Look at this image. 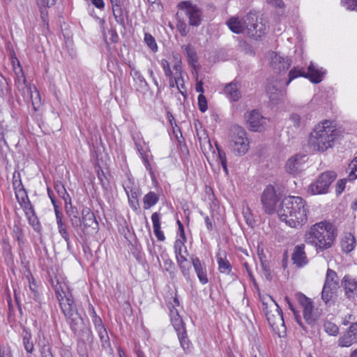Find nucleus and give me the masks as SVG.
<instances>
[{
    "instance_id": "nucleus-13",
    "label": "nucleus",
    "mask_w": 357,
    "mask_h": 357,
    "mask_svg": "<svg viewBox=\"0 0 357 357\" xmlns=\"http://www.w3.org/2000/svg\"><path fill=\"white\" fill-rule=\"evenodd\" d=\"M266 25L261 20L259 21L255 14L250 13L247 15L246 32L250 38H260L264 35Z\"/></svg>"
},
{
    "instance_id": "nucleus-27",
    "label": "nucleus",
    "mask_w": 357,
    "mask_h": 357,
    "mask_svg": "<svg viewBox=\"0 0 357 357\" xmlns=\"http://www.w3.org/2000/svg\"><path fill=\"white\" fill-rule=\"evenodd\" d=\"M153 233L159 241H164L165 236L160 227V214L155 212L151 215Z\"/></svg>"
},
{
    "instance_id": "nucleus-2",
    "label": "nucleus",
    "mask_w": 357,
    "mask_h": 357,
    "mask_svg": "<svg viewBox=\"0 0 357 357\" xmlns=\"http://www.w3.org/2000/svg\"><path fill=\"white\" fill-rule=\"evenodd\" d=\"M335 239L333 226L326 222L321 221L312 225L305 231V242L314 246L317 250H326L331 248Z\"/></svg>"
},
{
    "instance_id": "nucleus-52",
    "label": "nucleus",
    "mask_w": 357,
    "mask_h": 357,
    "mask_svg": "<svg viewBox=\"0 0 357 357\" xmlns=\"http://www.w3.org/2000/svg\"><path fill=\"white\" fill-rule=\"evenodd\" d=\"M0 357H13L10 349L0 344Z\"/></svg>"
},
{
    "instance_id": "nucleus-16",
    "label": "nucleus",
    "mask_w": 357,
    "mask_h": 357,
    "mask_svg": "<svg viewBox=\"0 0 357 357\" xmlns=\"http://www.w3.org/2000/svg\"><path fill=\"white\" fill-rule=\"evenodd\" d=\"M268 59L271 67L276 73L286 71L291 65L288 58L282 57L276 52H270L268 54Z\"/></svg>"
},
{
    "instance_id": "nucleus-31",
    "label": "nucleus",
    "mask_w": 357,
    "mask_h": 357,
    "mask_svg": "<svg viewBox=\"0 0 357 357\" xmlns=\"http://www.w3.org/2000/svg\"><path fill=\"white\" fill-rule=\"evenodd\" d=\"M185 54L186 55L189 63L195 66L197 62V52L191 45H185L182 46Z\"/></svg>"
},
{
    "instance_id": "nucleus-64",
    "label": "nucleus",
    "mask_w": 357,
    "mask_h": 357,
    "mask_svg": "<svg viewBox=\"0 0 357 357\" xmlns=\"http://www.w3.org/2000/svg\"><path fill=\"white\" fill-rule=\"evenodd\" d=\"M349 333L350 335H357V321L350 326Z\"/></svg>"
},
{
    "instance_id": "nucleus-28",
    "label": "nucleus",
    "mask_w": 357,
    "mask_h": 357,
    "mask_svg": "<svg viewBox=\"0 0 357 357\" xmlns=\"http://www.w3.org/2000/svg\"><path fill=\"white\" fill-rule=\"evenodd\" d=\"M216 257L219 271L221 273L229 275L231 271V265L227 260L226 254L225 252H219Z\"/></svg>"
},
{
    "instance_id": "nucleus-43",
    "label": "nucleus",
    "mask_w": 357,
    "mask_h": 357,
    "mask_svg": "<svg viewBox=\"0 0 357 357\" xmlns=\"http://www.w3.org/2000/svg\"><path fill=\"white\" fill-rule=\"evenodd\" d=\"M185 241H181V239H176L174 243V252L175 255H180L183 253H187V250L185 246Z\"/></svg>"
},
{
    "instance_id": "nucleus-46",
    "label": "nucleus",
    "mask_w": 357,
    "mask_h": 357,
    "mask_svg": "<svg viewBox=\"0 0 357 357\" xmlns=\"http://www.w3.org/2000/svg\"><path fill=\"white\" fill-rule=\"evenodd\" d=\"M341 5L347 10L357 11V0H341Z\"/></svg>"
},
{
    "instance_id": "nucleus-35",
    "label": "nucleus",
    "mask_w": 357,
    "mask_h": 357,
    "mask_svg": "<svg viewBox=\"0 0 357 357\" xmlns=\"http://www.w3.org/2000/svg\"><path fill=\"white\" fill-rule=\"evenodd\" d=\"M67 215L70 218L72 225L77 228L82 225L81 218L79 217V213L77 208H71L66 210Z\"/></svg>"
},
{
    "instance_id": "nucleus-7",
    "label": "nucleus",
    "mask_w": 357,
    "mask_h": 357,
    "mask_svg": "<svg viewBox=\"0 0 357 357\" xmlns=\"http://www.w3.org/2000/svg\"><path fill=\"white\" fill-rule=\"evenodd\" d=\"M325 73L323 68H319L312 63L308 66L307 73H305L302 68H294L289 71V79L286 82L285 86H287L293 79L298 77L308 78L312 83L318 84L322 81Z\"/></svg>"
},
{
    "instance_id": "nucleus-48",
    "label": "nucleus",
    "mask_w": 357,
    "mask_h": 357,
    "mask_svg": "<svg viewBox=\"0 0 357 357\" xmlns=\"http://www.w3.org/2000/svg\"><path fill=\"white\" fill-rule=\"evenodd\" d=\"M33 91H32L31 89L30 88L29 91H30V99L32 102V105L35 106L38 103H40V94L38 91L36 87H33Z\"/></svg>"
},
{
    "instance_id": "nucleus-9",
    "label": "nucleus",
    "mask_w": 357,
    "mask_h": 357,
    "mask_svg": "<svg viewBox=\"0 0 357 357\" xmlns=\"http://www.w3.org/2000/svg\"><path fill=\"white\" fill-rule=\"evenodd\" d=\"M336 177L333 172H327L321 174L319 178L308 187V193L312 195L325 194Z\"/></svg>"
},
{
    "instance_id": "nucleus-40",
    "label": "nucleus",
    "mask_w": 357,
    "mask_h": 357,
    "mask_svg": "<svg viewBox=\"0 0 357 357\" xmlns=\"http://www.w3.org/2000/svg\"><path fill=\"white\" fill-rule=\"evenodd\" d=\"M34 337H36L34 336ZM36 340V338L33 340V336H24L23 344L27 353L31 354L33 352Z\"/></svg>"
},
{
    "instance_id": "nucleus-33",
    "label": "nucleus",
    "mask_w": 357,
    "mask_h": 357,
    "mask_svg": "<svg viewBox=\"0 0 357 357\" xmlns=\"http://www.w3.org/2000/svg\"><path fill=\"white\" fill-rule=\"evenodd\" d=\"M123 186L129 199L130 198H137L136 188L132 178H128V180L123 183Z\"/></svg>"
},
{
    "instance_id": "nucleus-54",
    "label": "nucleus",
    "mask_w": 357,
    "mask_h": 357,
    "mask_svg": "<svg viewBox=\"0 0 357 357\" xmlns=\"http://www.w3.org/2000/svg\"><path fill=\"white\" fill-rule=\"evenodd\" d=\"M113 14L118 22L123 21L121 6L112 8Z\"/></svg>"
},
{
    "instance_id": "nucleus-49",
    "label": "nucleus",
    "mask_w": 357,
    "mask_h": 357,
    "mask_svg": "<svg viewBox=\"0 0 357 357\" xmlns=\"http://www.w3.org/2000/svg\"><path fill=\"white\" fill-rule=\"evenodd\" d=\"M198 106L202 112H204L208 109L207 100L204 94L198 96Z\"/></svg>"
},
{
    "instance_id": "nucleus-25",
    "label": "nucleus",
    "mask_w": 357,
    "mask_h": 357,
    "mask_svg": "<svg viewBox=\"0 0 357 357\" xmlns=\"http://www.w3.org/2000/svg\"><path fill=\"white\" fill-rule=\"evenodd\" d=\"M224 93L229 100L238 101L241 97L240 84L237 82L227 84L224 89Z\"/></svg>"
},
{
    "instance_id": "nucleus-11",
    "label": "nucleus",
    "mask_w": 357,
    "mask_h": 357,
    "mask_svg": "<svg viewBox=\"0 0 357 357\" xmlns=\"http://www.w3.org/2000/svg\"><path fill=\"white\" fill-rule=\"evenodd\" d=\"M279 200L280 198L276 194L275 188L273 185L266 186L261 197V202L265 213H273Z\"/></svg>"
},
{
    "instance_id": "nucleus-55",
    "label": "nucleus",
    "mask_w": 357,
    "mask_h": 357,
    "mask_svg": "<svg viewBox=\"0 0 357 357\" xmlns=\"http://www.w3.org/2000/svg\"><path fill=\"white\" fill-rule=\"evenodd\" d=\"M267 2L275 8H283L285 6L282 0H267Z\"/></svg>"
},
{
    "instance_id": "nucleus-3",
    "label": "nucleus",
    "mask_w": 357,
    "mask_h": 357,
    "mask_svg": "<svg viewBox=\"0 0 357 357\" xmlns=\"http://www.w3.org/2000/svg\"><path fill=\"white\" fill-rule=\"evenodd\" d=\"M336 130L332 122L325 120L317 124L311 132L309 139V147L313 151L324 152L333 146L336 138Z\"/></svg>"
},
{
    "instance_id": "nucleus-60",
    "label": "nucleus",
    "mask_w": 357,
    "mask_h": 357,
    "mask_svg": "<svg viewBox=\"0 0 357 357\" xmlns=\"http://www.w3.org/2000/svg\"><path fill=\"white\" fill-rule=\"evenodd\" d=\"M184 254L185 253L176 255V261H177L178 265V264H182L183 263L184 264L188 263L187 258H186V257L185 256Z\"/></svg>"
},
{
    "instance_id": "nucleus-53",
    "label": "nucleus",
    "mask_w": 357,
    "mask_h": 357,
    "mask_svg": "<svg viewBox=\"0 0 357 357\" xmlns=\"http://www.w3.org/2000/svg\"><path fill=\"white\" fill-rule=\"evenodd\" d=\"M177 29H178L179 33L183 36H185L189 31L187 24L183 22H178V23L177 24Z\"/></svg>"
},
{
    "instance_id": "nucleus-45",
    "label": "nucleus",
    "mask_w": 357,
    "mask_h": 357,
    "mask_svg": "<svg viewBox=\"0 0 357 357\" xmlns=\"http://www.w3.org/2000/svg\"><path fill=\"white\" fill-rule=\"evenodd\" d=\"M324 330L328 335H336L338 332V327L332 322L326 321L324 324Z\"/></svg>"
},
{
    "instance_id": "nucleus-1",
    "label": "nucleus",
    "mask_w": 357,
    "mask_h": 357,
    "mask_svg": "<svg viewBox=\"0 0 357 357\" xmlns=\"http://www.w3.org/2000/svg\"><path fill=\"white\" fill-rule=\"evenodd\" d=\"M277 213L281 222L291 228L299 229L307 223L310 208L302 197L289 196L282 200Z\"/></svg>"
},
{
    "instance_id": "nucleus-36",
    "label": "nucleus",
    "mask_w": 357,
    "mask_h": 357,
    "mask_svg": "<svg viewBox=\"0 0 357 357\" xmlns=\"http://www.w3.org/2000/svg\"><path fill=\"white\" fill-rule=\"evenodd\" d=\"M26 278L29 282V289H30L31 292L32 293L33 298L36 301L39 300L40 294L38 291V287L35 281V279L33 278L32 275L31 274V273H29V272L28 273V274L26 275Z\"/></svg>"
},
{
    "instance_id": "nucleus-47",
    "label": "nucleus",
    "mask_w": 357,
    "mask_h": 357,
    "mask_svg": "<svg viewBox=\"0 0 357 357\" xmlns=\"http://www.w3.org/2000/svg\"><path fill=\"white\" fill-rule=\"evenodd\" d=\"M243 215L245 220L246 223L249 226H252L255 222V220L253 219L251 211L248 207L243 208Z\"/></svg>"
},
{
    "instance_id": "nucleus-6",
    "label": "nucleus",
    "mask_w": 357,
    "mask_h": 357,
    "mask_svg": "<svg viewBox=\"0 0 357 357\" xmlns=\"http://www.w3.org/2000/svg\"><path fill=\"white\" fill-rule=\"evenodd\" d=\"M61 309L68 319L70 328L74 333L82 331L83 320L78 314L73 296L66 297L59 300Z\"/></svg>"
},
{
    "instance_id": "nucleus-20",
    "label": "nucleus",
    "mask_w": 357,
    "mask_h": 357,
    "mask_svg": "<svg viewBox=\"0 0 357 357\" xmlns=\"http://www.w3.org/2000/svg\"><path fill=\"white\" fill-rule=\"evenodd\" d=\"M52 283L58 301L72 296L64 278H55L52 280Z\"/></svg>"
},
{
    "instance_id": "nucleus-8",
    "label": "nucleus",
    "mask_w": 357,
    "mask_h": 357,
    "mask_svg": "<svg viewBox=\"0 0 357 357\" xmlns=\"http://www.w3.org/2000/svg\"><path fill=\"white\" fill-rule=\"evenodd\" d=\"M177 7L181 13H183L188 20L190 26H198L202 22V13L200 8L190 1H183Z\"/></svg>"
},
{
    "instance_id": "nucleus-59",
    "label": "nucleus",
    "mask_w": 357,
    "mask_h": 357,
    "mask_svg": "<svg viewBox=\"0 0 357 357\" xmlns=\"http://www.w3.org/2000/svg\"><path fill=\"white\" fill-rule=\"evenodd\" d=\"M91 3L100 10H103L105 8V3L103 0H91Z\"/></svg>"
},
{
    "instance_id": "nucleus-37",
    "label": "nucleus",
    "mask_w": 357,
    "mask_h": 357,
    "mask_svg": "<svg viewBox=\"0 0 357 357\" xmlns=\"http://www.w3.org/2000/svg\"><path fill=\"white\" fill-rule=\"evenodd\" d=\"M54 190L57 192L58 195L62 198L66 203H67L68 200L70 201V196L61 182L56 181L54 183Z\"/></svg>"
},
{
    "instance_id": "nucleus-17",
    "label": "nucleus",
    "mask_w": 357,
    "mask_h": 357,
    "mask_svg": "<svg viewBox=\"0 0 357 357\" xmlns=\"http://www.w3.org/2000/svg\"><path fill=\"white\" fill-rule=\"evenodd\" d=\"M282 84L279 78L268 81L266 91L271 100H278L285 95V91L282 89Z\"/></svg>"
},
{
    "instance_id": "nucleus-38",
    "label": "nucleus",
    "mask_w": 357,
    "mask_h": 357,
    "mask_svg": "<svg viewBox=\"0 0 357 357\" xmlns=\"http://www.w3.org/2000/svg\"><path fill=\"white\" fill-rule=\"evenodd\" d=\"M216 149L218 153V158L221 163L222 167L227 175L229 174V170L227 168V155L226 153L218 145L215 144Z\"/></svg>"
},
{
    "instance_id": "nucleus-24",
    "label": "nucleus",
    "mask_w": 357,
    "mask_h": 357,
    "mask_svg": "<svg viewBox=\"0 0 357 357\" xmlns=\"http://www.w3.org/2000/svg\"><path fill=\"white\" fill-rule=\"evenodd\" d=\"M305 245L301 244L294 248L292 254V260L298 267H301L307 263V259L305 252Z\"/></svg>"
},
{
    "instance_id": "nucleus-19",
    "label": "nucleus",
    "mask_w": 357,
    "mask_h": 357,
    "mask_svg": "<svg viewBox=\"0 0 357 357\" xmlns=\"http://www.w3.org/2000/svg\"><path fill=\"white\" fill-rule=\"evenodd\" d=\"M180 303L176 296L174 298L172 303V309H170L171 321L176 330V335H183L185 331L183 326V322L181 317L179 316L176 307L179 306Z\"/></svg>"
},
{
    "instance_id": "nucleus-12",
    "label": "nucleus",
    "mask_w": 357,
    "mask_h": 357,
    "mask_svg": "<svg viewBox=\"0 0 357 357\" xmlns=\"http://www.w3.org/2000/svg\"><path fill=\"white\" fill-rule=\"evenodd\" d=\"M337 285L338 278L337 273L334 271L328 268L321 292V298L326 303L332 299Z\"/></svg>"
},
{
    "instance_id": "nucleus-63",
    "label": "nucleus",
    "mask_w": 357,
    "mask_h": 357,
    "mask_svg": "<svg viewBox=\"0 0 357 357\" xmlns=\"http://www.w3.org/2000/svg\"><path fill=\"white\" fill-rule=\"evenodd\" d=\"M196 91L199 93V94H204V88H203V82L202 80L197 81L195 86Z\"/></svg>"
},
{
    "instance_id": "nucleus-34",
    "label": "nucleus",
    "mask_w": 357,
    "mask_h": 357,
    "mask_svg": "<svg viewBox=\"0 0 357 357\" xmlns=\"http://www.w3.org/2000/svg\"><path fill=\"white\" fill-rule=\"evenodd\" d=\"M159 200L158 195L154 192H149L143 198L144 208L149 209L155 205Z\"/></svg>"
},
{
    "instance_id": "nucleus-15",
    "label": "nucleus",
    "mask_w": 357,
    "mask_h": 357,
    "mask_svg": "<svg viewBox=\"0 0 357 357\" xmlns=\"http://www.w3.org/2000/svg\"><path fill=\"white\" fill-rule=\"evenodd\" d=\"M342 287L344 291L345 296L349 299L357 297V278L351 275H346L341 281Z\"/></svg>"
},
{
    "instance_id": "nucleus-22",
    "label": "nucleus",
    "mask_w": 357,
    "mask_h": 357,
    "mask_svg": "<svg viewBox=\"0 0 357 357\" xmlns=\"http://www.w3.org/2000/svg\"><path fill=\"white\" fill-rule=\"evenodd\" d=\"M229 29L235 33H241L246 31L247 17L242 20L238 17H231L227 22Z\"/></svg>"
},
{
    "instance_id": "nucleus-39",
    "label": "nucleus",
    "mask_w": 357,
    "mask_h": 357,
    "mask_svg": "<svg viewBox=\"0 0 357 357\" xmlns=\"http://www.w3.org/2000/svg\"><path fill=\"white\" fill-rule=\"evenodd\" d=\"M144 41L152 52H156L158 51V45L154 37L151 34L145 33Z\"/></svg>"
},
{
    "instance_id": "nucleus-51",
    "label": "nucleus",
    "mask_w": 357,
    "mask_h": 357,
    "mask_svg": "<svg viewBox=\"0 0 357 357\" xmlns=\"http://www.w3.org/2000/svg\"><path fill=\"white\" fill-rule=\"evenodd\" d=\"M94 324L97 330V332L99 335L107 334V331L104 326L102 325V321L99 318H95Z\"/></svg>"
},
{
    "instance_id": "nucleus-5",
    "label": "nucleus",
    "mask_w": 357,
    "mask_h": 357,
    "mask_svg": "<svg viewBox=\"0 0 357 357\" xmlns=\"http://www.w3.org/2000/svg\"><path fill=\"white\" fill-rule=\"evenodd\" d=\"M228 146L236 156H243L248 153L250 149V140L244 128L238 126L231 128Z\"/></svg>"
},
{
    "instance_id": "nucleus-42",
    "label": "nucleus",
    "mask_w": 357,
    "mask_h": 357,
    "mask_svg": "<svg viewBox=\"0 0 357 357\" xmlns=\"http://www.w3.org/2000/svg\"><path fill=\"white\" fill-rule=\"evenodd\" d=\"M338 342L340 346L348 347L356 342V336H340Z\"/></svg>"
},
{
    "instance_id": "nucleus-56",
    "label": "nucleus",
    "mask_w": 357,
    "mask_h": 357,
    "mask_svg": "<svg viewBox=\"0 0 357 357\" xmlns=\"http://www.w3.org/2000/svg\"><path fill=\"white\" fill-rule=\"evenodd\" d=\"M347 181V179L344 178V179H341L337 182V185H336L337 194L342 193V191L344 190Z\"/></svg>"
},
{
    "instance_id": "nucleus-32",
    "label": "nucleus",
    "mask_w": 357,
    "mask_h": 357,
    "mask_svg": "<svg viewBox=\"0 0 357 357\" xmlns=\"http://www.w3.org/2000/svg\"><path fill=\"white\" fill-rule=\"evenodd\" d=\"M0 97L3 98H11V88L8 81L0 75Z\"/></svg>"
},
{
    "instance_id": "nucleus-4",
    "label": "nucleus",
    "mask_w": 357,
    "mask_h": 357,
    "mask_svg": "<svg viewBox=\"0 0 357 357\" xmlns=\"http://www.w3.org/2000/svg\"><path fill=\"white\" fill-rule=\"evenodd\" d=\"M13 187L17 201L22 208L29 224L32 227L34 231H40L41 229L40 221L21 181H14Z\"/></svg>"
},
{
    "instance_id": "nucleus-62",
    "label": "nucleus",
    "mask_w": 357,
    "mask_h": 357,
    "mask_svg": "<svg viewBox=\"0 0 357 357\" xmlns=\"http://www.w3.org/2000/svg\"><path fill=\"white\" fill-rule=\"evenodd\" d=\"M142 159H143L144 165L145 166L146 170H148L150 172L151 174H153V172H152V169H151V164L149 162V160L147 159V158L144 156V155H142Z\"/></svg>"
},
{
    "instance_id": "nucleus-10",
    "label": "nucleus",
    "mask_w": 357,
    "mask_h": 357,
    "mask_svg": "<svg viewBox=\"0 0 357 357\" xmlns=\"http://www.w3.org/2000/svg\"><path fill=\"white\" fill-rule=\"evenodd\" d=\"M296 296L303 308V317L310 324H314L319 317L320 312L314 308L313 302L302 293H297Z\"/></svg>"
},
{
    "instance_id": "nucleus-26",
    "label": "nucleus",
    "mask_w": 357,
    "mask_h": 357,
    "mask_svg": "<svg viewBox=\"0 0 357 357\" xmlns=\"http://www.w3.org/2000/svg\"><path fill=\"white\" fill-rule=\"evenodd\" d=\"M36 3L40 9V17L43 22L47 24L48 13L47 8H51L55 3L56 0H36Z\"/></svg>"
},
{
    "instance_id": "nucleus-50",
    "label": "nucleus",
    "mask_w": 357,
    "mask_h": 357,
    "mask_svg": "<svg viewBox=\"0 0 357 357\" xmlns=\"http://www.w3.org/2000/svg\"><path fill=\"white\" fill-rule=\"evenodd\" d=\"M178 266L182 272L183 275L185 277L186 280L190 279V265L188 263L178 264Z\"/></svg>"
},
{
    "instance_id": "nucleus-61",
    "label": "nucleus",
    "mask_w": 357,
    "mask_h": 357,
    "mask_svg": "<svg viewBox=\"0 0 357 357\" xmlns=\"http://www.w3.org/2000/svg\"><path fill=\"white\" fill-rule=\"evenodd\" d=\"M59 232L62 238L66 241H68L69 240V234L65 227L61 228L59 229Z\"/></svg>"
},
{
    "instance_id": "nucleus-21",
    "label": "nucleus",
    "mask_w": 357,
    "mask_h": 357,
    "mask_svg": "<svg viewBox=\"0 0 357 357\" xmlns=\"http://www.w3.org/2000/svg\"><path fill=\"white\" fill-rule=\"evenodd\" d=\"M173 70L174 71V79L176 80V86L183 84V70L182 68L181 59L178 54L172 53Z\"/></svg>"
},
{
    "instance_id": "nucleus-30",
    "label": "nucleus",
    "mask_w": 357,
    "mask_h": 357,
    "mask_svg": "<svg viewBox=\"0 0 357 357\" xmlns=\"http://www.w3.org/2000/svg\"><path fill=\"white\" fill-rule=\"evenodd\" d=\"M356 246L355 237L350 233L347 234L341 243V247L344 252L348 253L352 251Z\"/></svg>"
},
{
    "instance_id": "nucleus-41",
    "label": "nucleus",
    "mask_w": 357,
    "mask_h": 357,
    "mask_svg": "<svg viewBox=\"0 0 357 357\" xmlns=\"http://www.w3.org/2000/svg\"><path fill=\"white\" fill-rule=\"evenodd\" d=\"M349 173L348 176V180L352 181L357 178V158H355L354 160L349 164Z\"/></svg>"
},
{
    "instance_id": "nucleus-29",
    "label": "nucleus",
    "mask_w": 357,
    "mask_h": 357,
    "mask_svg": "<svg viewBox=\"0 0 357 357\" xmlns=\"http://www.w3.org/2000/svg\"><path fill=\"white\" fill-rule=\"evenodd\" d=\"M82 214L81 221L85 228L93 227V225H98L93 213L89 208H84L82 211Z\"/></svg>"
},
{
    "instance_id": "nucleus-57",
    "label": "nucleus",
    "mask_w": 357,
    "mask_h": 357,
    "mask_svg": "<svg viewBox=\"0 0 357 357\" xmlns=\"http://www.w3.org/2000/svg\"><path fill=\"white\" fill-rule=\"evenodd\" d=\"M178 340L180 341V343H181L182 347L184 349H190V344H189L188 336H178Z\"/></svg>"
},
{
    "instance_id": "nucleus-14",
    "label": "nucleus",
    "mask_w": 357,
    "mask_h": 357,
    "mask_svg": "<svg viewBox=\"0 0 357 357\" xmlns=\"http://www.w3.org/2000/svg\"><path fill=\"white\" fill-rule=\"evenodd\" d=\"M306 155L296 154L289 158L285 165L287 172L291 174H297L303 169Z\"/></svg>"
},
{
    "instance_id": "nucleus-58",
    "label": "nucleus",
    "mask_w": 357,
    "mask_h": 357,
    "mask_svg": "<svg viewBox=\"0 0 357 357\" xmlns=\"http://www.w3.org/2000/svg\"><path fill=\"white\" fill-rule=\"evenodd\" d=\"M290 121L293 123L294 126L298 127L300 126L301 118L298 114H291L290 116Z\"/></svg>"
},
{
    "instance_id": "nucleus-44",
    "label": "nucleus",
    "mask_w": 357,
    "mask_h": 357,
    "mask_svg": "<svg viewBox=\"0 0 357 357\" xmlns=\"http://www.w3.org/2000/svg\"><path fill=\"white\" fill-rule=\"evenodd\" d=\"M160 64L162 68L165 75L167 77H172L174 73L170 67V63L167 59H161L160 61Z\"/></svg>"
},
{
    "instance_id": "nucleus-23",
    "label": "nucleus",
    "mask_w": 357,
    "mask_h": 357,
    "mask_svg": "<svg viewBox=\"0 0 357 357\" xmlns=\"http://www.w3.org/2000/svg\"><path fill=\"white\" fill-rule=\"evenodd\" d=\"M191 261L199 282L202 284H206V283H208V280L207 277L206 268L202 264L199 259L198 257H192Z\"/></svg>"
},
{
    "instance_id": "nucleus-18",
    "label": "nucleus",
    "mask_w": 357,
    "mask_h": 357,
    "mask_svg": "<svg viewBox=\"0 0 357 357\" xmlns=\"http://www.w3.org/2000/svg\"><path fill=\"white\" fill-rule=\"evenodd\" d=\"M268 120L257 110H252L247 116V122L252 131H261L266 125Z\"/></svg>"
}]
</instances>
